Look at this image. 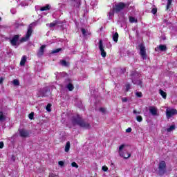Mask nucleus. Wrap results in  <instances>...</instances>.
Returning a JSON list of instances; mask_svg holds the SVG:
<instances>
[{
    "label": "nucleus",
    "mask_w": 177,
    "mask_h": 177,
    "mask_svg": "<svg viewBox=\"0 0 177 177\" xmlns=\"http://www.w3.org/2000/svg\"><path fill=\"white\" fill-rule=\"evenodd\" d=\"M35 26V23H32L29 25L28 31L26 37H24L21 39V42H26L30 39V37H31V34H32V26Z\"/></svg>",
    "instance_id": "7ed1b4c3"
},
{
    "label": "nucleus",
    "mask_w": 177,
    "mask_h": 177,
    "mask_svg": "<svg viewBox=\"0 0 177 177\" xmlns=\"http://www.w3.org/2000/svg\"><path fill=\"white\" fill-rule=\"evenodd\" d=\"M66 87L68 89V91H73L74 89V86L71 84V83H69Z\"/></svg>",
    "instance_id": "393cba45"
},
{
    "label": "nucleus",
    "mask_w": 177,
    "mask_h": 177,
    "mask_svg": "<svg viewBox=\"0 0 177 177\" xmlns=\"http://www.w3.org/2000/svg\"><path fill=\"white\" fill-rule=\"evenodd\" d=\"M0 20H1V18H0Z\"/></svg>",
    "instance_id": "603ef678"
},
{
    "label": "nucleus",
    "mask_w": 177,
    "mask_h": 177,
    "mask_svg": "<svg viewBox=\"0 0 177 177\" xmlns=\"http://www.w3.org/2000/svg\"><path fill=\"white\" fill-rule=\"evenodd\" d=\"M58 164H59V165H60V167H63V165H64V161H59Z\"/></svg>",
    "instance_id": "37998d69"
},
{
    "label": "nucleus",
    "mask_w": 177,
    "mask_h": 177,
    "mask_svg": "<svg viewBox=\"0 0 177 177\" xmlns=\"http://www.w3.org/2000/svg\"><path fill=\"white\" fill-rule=\"evenodd\" d=\"M49 177H56V174H53V173H50L49 174Z\"/></svg>",
    "instance_id": "a18cd8bd"
},
{
    "label": "nucleus",
    "mask_w": 177,
    "mask_h": 177,
    "mask_svg": "<svg viewBox=\"0 0 177 177\" xmlns=\"http://www.w3.org/2000/svg\"><path fill=\"white\" fill-rule=\"evenodd\" d=\"M63 74V77H66V75H67V74H66V73H62Z\"/></svg>",
    "instance_id": "3c124183"
},
{
    "label": "nucleus",
    "mask_w": 177,
    "mask_h": 177,
    "mask_svg": "<svg viewBox=\"0 0 177 177\" xmlns=\"http://www.w3.org/2000/svg\"><path fill=\"white\" fill-rule=\"evenodd\" d=\"M149 111L153 117L160 115V113H158V109H157L156 106H149Z\"/></svg>",
    "instance_id": "6e6552de"
},
{
    "label": "nucleus",
    "mask_w": 177,
    "mask_h": 177,
    "mask_svg": "<svg viewBox=\"0 0 177 177\" xmlns=\"http://www.w3.org/2000/svg\"><path fill=\"white\" fill-rule=\"evenodd\" d=\"M122 102H128V99H127V97H124L122 99Z\"/></svg>",
    "instance_id": "09e8293b"
},
{
    "label": "nucleus",
    "mask_w": 177,
    "mask_h": 177,
    "mask_svg": "<svg viewBox=\"0 0 177 177\" xmlns=\"http://www.w3.org/2000/svg\"><path fill=\"white\" fill-rule=\"evenodd\" d=\"M49 9H50V6L49 4H47L44 7H41L40 10L41 12H44V10H49Z\"/></svg>",
    "instance_id": "6ab92c4d"
},
{
    "label": "nucleus",
    "mask_w": 177,
    "mask_h": 177,
    "mask_svg": "<svg viewBox=\"0 0 177 177\" xmlns=\"http://www.w3.org/2000/svg\"><path fill=\"white\" fill-rule=\"evenodd\" d=\"M59 24V21H55L54 22L49 24H47L46 26H49L50 28L55 27V26H57Z\"/></svg>",
    "instance_id": "f3484780"
},
{
    "label": "nucleus",
    "mask_w": 177,
    "mask_h": 177,
    "mask_svg": "<svg viewBox=\"0 0 177 177\" xmlns=\"http://www.w3.org/2000/svg\"><path fill=\"white\" fill-rule=\"evenodd\" d=\"M82 33L84 37H87V35H91V32L86 31V30L82 28Z\"/></svg>",
    "instance_id": "aec40b11"
},
{
    "label": "nucleus",
    "mask_w": 177,
    "mask_h": 177,
    "mask_svg": "<svg viewBox=\"0 0 177 177\" xmlns=\"http://www.w3.org/2000/svg\"><path fill=\"white\" fill-rule=\"evenodd\" d=\"M167 169V164L165 161L162 160L159 162L158 169L160 175H164L165 174V169Z\"/></svg>",
    "instance_id": "423d86ee"
},
{
    "label": "nucleus",
    "mask_w": 177,
    "mask_h": 177,
    "mask_svg": "<svg viewBox=\"0 0 177 177\" xmlns=\"http://www.w3.org/2000/svg\"><path fill=\"white\" fill-rule=\"evenodd\" d=\"M100 111L102 113H106V109H104V108H100Z\"/></svg>",
    "instance_id": "c03bdc74"
},
{
    "label": "nucleus",
    "mask_w": 177,
    "mask_h": 177,
    "mask_svg": "<svg viewBox=\"0 0 177 177\" xmlns=\"http://www.w3.org/2000/svg\"><path fill=\"white\" fill-rule=\"evenodd\" d=\"M3 77H0V84H3Z\"/></svg>",
    "instance_id": "de8ad7c7"
},
{
    "label": "nucleus",
    "mask_w": 177,
    "mask_h": 177,
    "mask_svg": "<svg viewBox=\"0 0 177 177\" xmlns=\"http://www.w3.org/2000/svg\"><path fill=\"white\" fill-rule=\"evenodd\" d=\"M136 96L137 97H142L143 96V94H142V92L136 91Z\"/></svg>",
    "instance_id": "c756f323"
},
{
    "label": "nucleus",
    "mask_w": 177,
    "mask_h": 177,
    "mask_svg": "<svg viewBox=\"0 0 177 177\" xmlns=\"http://www.w3.org/2000/svg\"><path fill=\"white\" fill-rule=\"evenodd\" d=\"M159 93H160V95H162L163 99H167V93H165L164 91L160 90L159 91Z\"/></svg>",
    "instance_id": "412c9836"
},
{
    "label": "nucleus",
    "mask_w": 177,
    "mask_h": 177,
    "mask_svg": "<svg viewBox=\"0 0 177 177\" xmlns=\"http://www.w3.org/2000/svg\"><path fill=\"white\" fill-rule=\"evenodd\" d=\"M125 8H127V4L122 2L116 3L113 6V9L115 13H120V12H121V10H124Z\"/></svg>",
    "instance_id": "39448f33"
},
{
    "label": "nucleus",
    "mask_w": 177,
    "mask_h": 177,
    "mask_svg": "<svg viewBox=\"0 0 177 177\" xmlns=\"http://www.w3.org/2000/svg\"><path fill=\"white\" fill-rule=\"evenodd\" d=\"M136 120H137L138 122H142V121H143V118H142L141 115H137Z\"/></svg>",
    "instance_id": "bb28decb"
},
{
    "label": "nucleus",
    "mask_w": 177,
    "mask_h": 177,
    "mask_svg": "<svg viewBox=\"0 0 177 177\" xmlns=\"http://www.w3.org/2000/svg\"><path fill=\"white\" fill-rule=\"evenodd\" d=\"M60 64L64 66V67H68V62H66V60H61Z\"/></svg>",
    "instance_id": "5701e85b"
},
{
    "label": "nucleus",
    "mask_w": 177,
    "mask_h": 177,
    "mask_svg": "<svg viewBox=\"0 0 177 177\" xmlns=\"http://www.w3.org/2000/svg\"><path fill=\"white\" fill-rule=\"evenodd\" d=\"M158 50H161L162 52L167 50V46L165 45H160L159 47L155 48L156 52H158Z\"/></svg>",
    "instance_id": "4468645a"
},
{
    "label": "nucleus",
    "mask_w": 177,
    "mask_h": 177,
    "mask_svg": "<svg viewBox=\"0 0 177 177\" xmlns=\"http://www.w3.org/2000/svg\"><path fill=\"white\" fill-rule=\"evenodd\" d=\"M113 39L114 42H118V32H115V34H113Z\"/></svg>",
    "instance_id": "4be33fe9"
},
{
    "label": "nucleus",
    "mask_w": 177,
    "mask_h": 177,
    "mask_svg": "<svg viewBox=\"0 0 177 177\" xmlns=\"http://www.w3.org/2000/svg\"><path fill=\"white\" fill-rule=\"evenodd\" d=\"M125 88H126L127 92H128V91H129V89H131V84H127L125 85Z\"/></svg>",
    "instance_id": "c9c22d12"
},
{
    "label": "nucleus",
    "mask_w": 177,
    "mask_h": 177,
    "mask_svg": "<svg viewBox=\"0 0 177 177\" xmlns=\"http://www.w3.org/2000/svg\"><path fill=\"white\" fill-rule=\"evenodd\" d=\"M176 113H177V110L175 109L167 108L166 109V117L167 120H169L171 117H173V115H175V114Z\"/></svg>",
    "instance_id": "0eeeda50"
},
{
    "label": "nucleus",
    "mask_w": 177,
    "mask_h": 177,
    "mask_svg": "<svg viewBox=\"0 0 177 177\" xmlns=\"http://www.w3.org/2000/svg\"><path fill=\"white\" fill-rule=\"evenodd\" d=\"M60 50H62V48H57L55 50H53L52 51V53H59V52H60Z\"/></svg>",
    "instance_id": "f704fd0d"
},
{
    "label": "nucleus",
    "mask_w": 177,
    "mask_h": 177,
    "mask_svg": "<svg viewBox=\"0 0 177 177\" xmlns=\"http://www.w3.org/2000/svg\"><path fill=\"white\" fill-rule=\"evenodd\" d=\"M133 114H140V112H138L136 110L133 111Z\"/></svg>",
    "instance_id": "8fccbe9b"
},
{
    "label": "nucleus",
    "mask_w": 177,
    "mask_h": 177,
    "mask_svg": "<svg viewBox=\"0 0 177 177\" xmlns=\"http://www.w3.org/2000/svg\"><path fill=\"white\" fill-rule=\"evenodd\" d=\"M114 12H115L114 10V8L113 10H111L108 14L109 16V20H111V19H113V17H114Z\"/></svg>",
    "instance_id": "dca6fc26"
},
{
    "label": "nucleus",
    "mask_w": 177,
    "mask_h": 177,
    "mask_svg": "<svg viewBox=\"0 0 177 177\" xmlns=\"http://www.w3.org/2000/svg\"><path fill=\"white\" fill-rule=\"evenodd\" d=\"M91 5L93 6V9H95V8H96V5H97V3L95 1H93L91 2Z\"/></svg>",
    "instance_id": "2f4dec72"
},
{
    "label": "nucleus",
    "mask_w": 177,
    "mask_h": 177,
    "mask_svg": "<svg viewBox=\"0 0 177 177\" xmlns=\"http://www.w3.org/2000/svg\"><path fill=\"white\" fill-rule=\"evenodd\" d=\"M13 85L17 86L20 84V82L17 80H14L12 82Z\"/></svg>",
    "instance_id": "72a5a7b5"
},
{
    "label": "nucleus",
    "mask_w": 177,
    "mask_h": 177,
    "mask_svg": "<svg viewBox=\"0 0 177 177\" xmlns=\"http://www.w3.org/2000/svg\"><path fill=\"white\" fill-rule=\"evenodd\" d=\"M126 147L127 145L125 144H123L119 147V149H118L119 156H120V157H123V158H125V160L131 157V153L125 151Z\"/></svg>",
    "instance_id": "f03ea898"
},
{
    "label": "nucleus",
    "mask_w": 177,
    "mask_h": 177,
    "mask_svg": "<svg viewBox=\"0 0 177 177\" xmlns=\"http://www.w3.org/2000/svg\"><path fill=\"white\" fill-rule=\"evenodd\" d=\"M175 129V125H171L167 129V132H171V131H174Z\"/></svg>",
    "instance_id": "cd10ccee"
},
{
    "label": "nucleus",
    "mask_w": 177,
    "mask_h": 177,
    "mask_svg": "<svg viewBox=\"0 0 177 177\" xmlns=\"http://www.w3.org/2000/svg\"><path fill=\"white\" fill-rule=\"evenodd\" d=\"M30 120H32V118H34V113H30L28 115Z\"/></svg>",
    "instance_id": "58836bf2"
},
{
    "label": "nucleus",
    "mask_w": 177,
    "mask_h": 177,
    "mask_svg": "<svg viewBox=\"0 0 177 177\" xmlns=\"http://www.w3.org/2000/svg\"><path fill=\"white\" fill-rule=\"evenodd\" d=\"M5 120V115L2 111L0 112V121H3Z\"/></svg>",
    "instance_id": "7c9ffc66"
},
{
    "label": "nucleus",
    "mask_w": 177,
    "mask_h": 177,
    "mask_svg": "<svg viewBox=\"0 0 177 177\" xmlns=\"http://www.w3.org/2000/svg\"><path fill=\"white\" fill-rule=\"evenodd\" d=\"M99 49L101 53V56H102V57H106L107 53H106V51H104V49L103 48V41L102 40H100L99 41Z\"/></svg>",
    "instance_id": "9d476101"
},
{
    "label": "nucleus",
    "mask_w": 177,
    "mask_h": 177,
    "mask_svg": "<svg viewBox=\"0 0 177 177\" xmlns=\"http://www.w3.org/2000/svg\"><path fill=\"white\" fill-rule=\"evenodd\" d=\"M50 107H52V104H47V106L46 107V110L48 112L52 111V109H50Z\"/></svg>",
    "instance_id": "a878e982"
},
{
    "label": "nucleus",
    "mask_w": 177,
    "mask_h": 177,
    "mask_svg": "<svg viewBox=\"0 0 177 177\" xmlns=\"http://www.w3.org/2000/svg\"><path fill=\"white\" fill-rule=\"evenodd\" d=\"M17 41H19V35H15L10 40V44L12 46H16L17 45Z\"/></svg>",
    "instance_id": "f8f14e48"
},
{
    "label": "nucleus",
    "mask_w": 177,
    "mask_h": 177,
    "mask_svg": "<svg viewBox=\"0 0 177 177\" xmlns=\"http://www.w3.org/2000/svg\"><path fill=\"white\" fill-rule=\"evenodd\" d=\"M139 77H140V75L138 73H133L131 74V80L133 84H134V85H138V86H140V88H142V81L139 80Z\"/></svg>",
    "instance_id": "20e7f679"
},
{
    "label": "nucleus",
    "mask_w": 177,
    "mask_h": 177,
    "mask_svg": "<svg viewBox=\"0 0 177 177\" xmlns=\"http://www.w3.org/2000/svg\"><path fill=\"white\" fill-rule=\"evenodd\" d=\"M72 122L73 125H79V127H81V128H84V129H90L91 128V124L84 121L81 117H80V115L73 118Z\"/></svg>",
    "instance_id": "f257e3e1"
},
{
    "label": "nucleus",
    "mask_w": 177,
    "mask_h": 177,
    "mask_svg": "<svg viewBox=\"0 0 177 177\" xmlns=\"http://www.w3.org/2000/svg\"><path fill=\"white\" fill-rule=\"evenodd\" d=\"M102 171H104V172H107V171H109V168L107 167V166H103Z\"/></svg>",
    "instance_id": "4c0bfd02"
},
{
    "label": "nucleus",
    "mask_w": 177,
    "mask_h": 177,
    "mask_svg": "<svg viewBox=\"0 0 177 177\" xmlns=\"http://www.w3.org/2000/svg\"><path fill=\"white\" fill-rule=\"evenodd\" d=\"M129 21L130 23H138V19H136L135 17H129Z\"/></svg>",
    "instance_id": "b1692460"
},
{
    "label": "nucleus",
    "mask_w": 177,
    "mask_h": 177,
    "mask_svg": "<svg viewBox=\"0 0 177 177\" xmlns=\"http://www.w3.org/2000/svg\"><path fill=\"white\" fill-rule=\"evenodd\" d=\"M140 55L142 59H147V55L146 54V47L143 44L140 46Z\"/></svg>",
    "instance_id": "1a4fd4ad"
},
{
    "label": "nucleus",
    "mask_w": 177,
    "mask_h": 177,
    "mask_svg": "<svg viewBox=\"0 0 177 177\" xmlns=\"http://www.w3.org/2000/svg\"><path fill=\"white\" fill-rule=\"evenodd\" d=\"M0 149H3V142H0Z\"/></svg>",
    "instance_id": "49530a36"
},
{
    "label": "nucleus",
    "mask_w": 177,
    "mask_h": 177,
    "mask_svg": "<svg viewBox=\"0 0 177 177\" xmlns=\"http://www.w3.org/2000/svg\"><path fill=\"white\" fill-rule=\"evenodd\" d=\"M45 48H46V46H45V45H42L40 47V48H39V51L37 53V56H42V55H44V50H45Z\"/></svg>",
    "instance_id": "ddd939ff"
},
{
    "label": "nucleus",
    "mask_w": 177,
    "mask_h": 177,
    "mask_svg": "<svg viewBox=\"0 0 177 177\" xmlns=\"http://www.w3.org/2000/svg\"><path fill=\"white\" fill-rule=\"evenodd\" d=\"M19 132L21 138H28V136H30V132L24 129H20L19 130Z\"/></svg>",
    "instance_id": "9b49d317"
},
{
    "label": "nucleus",
    "mask_w": 177,
    "mask_h": 177,
    "mask_svg": "<svg viewBox=\"0 0 177 177\" xmlns=\"http://www.w3.org/2000/svg\"><path fill=\"white\" fill-rule=\"evenodd\" d=\"M172 3V0H167V10L169 9V6H171Z\"/></svg>",
    "instance_id": "c85d7f7f"
},
{
    "label": "nucleus",
    "mask_w": 177,
    "mask_h": 177,
    "mask_svg": "<svg viewBox=\"0 0 177 177\" xmlns=\"http://www.w3.org/2000/svg\"><path fill=\"white\" fill-rule=\"evenodd\" d=\"M71 166L75 167V168H78V165H77V163L75 162H73L71 163Z\"/></svg>",
    "instance_id": "e433bc0d"
},
{
    "label": "nucleus",
    "mask_w": 177,
    "mask_h": 177,
    "mask_svg": "<svg viewBox=\"0 0 177 177\" xmlns=\"http://www.w3.org/2000/svg\"><path fill=\"white\" fill-rule=\"evenodd\" d=\"M80 5H81V1L78 0V1L76 2V3L74 4V6H75V8H80Z\"/></svg>",
    "instance_id": "473e14b6"
},
{
    "label": "nucleus",
    "mask_w": 177,
    "mask_h": 177,
    "mask_svg": "<svg viewBox=\"0 0 177 177\" xmlns=\"http://www.w3.org/2000/svg\"><path fill=\"white\" fill-rule=\"evenodd\" d=\"M12 15H16V8H12L10 10Z\"/></svg>",
    "instance_id": "ea45409f"
},
{
    "label": "nucleus",
    "mask_w": 177,
    "mask_h": 177,
    "mask_svg": "<svg viewBox=\"0 0 177 177\" xmlns=\"http://www.w3.org/2000/svg\"><path fill=\"white\" fill-rule=\"evenodd\" d=\"M26 62H27V57L24 55L20 62V66H24L26 64Z\"/></svg>",
    "instance_id": "2eb2a0df"
},
{
    "label": "nucleus",
    "mask_w": 177,
    "mask_h": 177,
    "mask_svg": "<svg viewBox=\"0 0 177 177\" xmlns=\"http://www.w3.org/2000/svg\"><path fill=\"white\" fill-rule=\"evenodd\" d=\"M70 146H71L70 141H68L66 144V146H65L66 153H68V151H70Z\"/></svg>",
    "instance_id": "a211bd4d"
},
{
    "label": "nucleus",
    "mask_w": 177,
    "mask_h": 177,
    "mask_svg": "<svg viewBox=\"0 0 177 177\" xmlns=\"http://www.w3.org/2000/svg\"><path fill=\"white\" fill-rule=\"evenodd\" d=\"M151 13H153V15H156V13H157V9L153 8L151 10Z\"/></svg>",
    "instance_id": "79ce46f5"
},
{
    "label": "nucleus",
    "mask_w": 177,
    "mask_h": 177,
    "mask_svg": "<svg viewBox=\"0 0 177 177\" xmlns=\"http://www.w3.org/2000/svg\"><path fill=\"white\" fill-rule=\"evenodd\" d=\"M126 132L127 133H129L132 132V128L129 127L128 129H126Z\"/></svg>",
    "instance_id": "a19ab883"
}]
</instances>
